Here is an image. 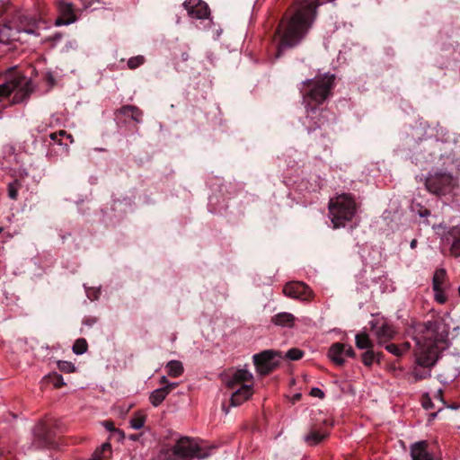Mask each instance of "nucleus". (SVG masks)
<instances>
[{"label": "nucleus", "mask_w": 460, "mask_h": 460, "mask_svg": "<svg viewBox=\"0 0 460 460\" xmlns=\"http://www.w3.org/2000/svg\"><path fill=\"white\" fill-rule=\"evenodd\" d=\"M310 394L314 397H318L323 399L324 397V393L318 387L312 388Z\"/></svg>", "instance_id": "obj_39"}, {"label": "nucleus", "mask_w": 460, "mask_h": 460, "mask_svg": "<svg viewBox=\"0 0 460 460\" xmlns=\"http://www.w3.org/2000/svg\"><path fill=\"white\" fill-rule=\"evenodd\" d=\"M87 342L84 339H78L73 345V352L76 355H82L87 350Z\"/></svg>", "instance_id": "obj_27"}, {"label": "nucleus", "mask_w": 460, "mask_h": 460, "mask_svg": "<svg viewBox=\"0 0 460 460\" xmlns=\"http://www.w3.org/2000/svg\"><path fill=\"white\" fill-rule=\"evenodd\" d=\"M321 4L318 0H302L293 15L279 22L274 36L277 58H279L285 49L294 48L301 42L312 27L317 7Z\"/></svg>", "instance_id": "obj_1"}, {"label": "nucleus", "mask_w": 460, "mask_h": 460, "mask_svg": "<svg viewBox=\"0 0 460 460\" xmlns=\"http://www.w3.org/2000/svg\"><path fill=\"white\" fill-rule=\"evenodd\" d=\"M103 426L105 427L106 429L117 433L119 435V439L124 438V433L121 430L116 429L111 421H105L103 423Z\"/></svg>", "instance_id": "obj_36"}, {"label": "nucleus", "mask_w": 460, "mask_h": 460, "mask_svg": "<svg viewBox=\"0 0 460 460\" xmlns=\"http://www.w3.org/2000/svg\"><path fill=\"white\" fill-rule=\"evenodd\" d=\"M413 329L415 364L411 375L415 381H420L431 376V369L438 359V344L442 336L438 333L437 322L418 323Z\"/></svg>", "instance_id": "obj_2"}, {"label": "nucleus", "mask_w": 460, "mask_h": 460, "mask_svg": "<svg viewBox=\"0 0 460 460\" xmlns=\"http://www.w3.org/2000/svg\"><path fill=\"white\" fill-rule=\"evenodd\" d=\"M334 75L330 74H324L321 76L314 78V80L308 79L303 82L304 85H307L310 89L307 93H303L304 102L307 116L305 124H311V121L318 118V120L314 122V127H309L308 131L320 128L325 123L326 111H318L315 105L322 104L331 94V90L334 84Z\"/></svg>", "instance_id": "obj_3"}, {"label": "nucleus", "mask_w": 460, "mask_h": 460, "mask_svg": "<svg viewBox=\"0 0 460 460\" xmlns=\"http://www.w3.org/2000/svg\"><path fill=\"white\" fill-rule=\"evenodd\" d=\"M19 188H20V183L17 181H14L8 184V188H7L8 197L11 199H13V200L17 199Z\"/></svg>", "instance_id": "obj_29"}, {"label": "nucleus", "mask_w": 460, "mask_h": 460, "mask_svg": "<svg viewBox=\"0 0 460 460\" xmlns=\"http://www.w3.org/2000/svg\"><path fill=\"white\" fill-rule=\"evenodd\" d=\"M138 438V435H130L129 439L131 440H137Z\"/></svg>", "instance_id": "obj_50"}, {"label": "nucleus", "mask_w": 460, "mask_h": 460, "mask_svg": "<svg viewBox=\"0 0 460 460\" xmlns=\"http://www.w3.org/2000/svg\"><path fill=\"white\" fill-rule=\"evenodd\" d=\"M58 367L66 372H73L74 371V365H72L70 362L67 361H60L58 362Z\"/></svg>", "instance_id": "obj_37"}, {"label": "nucleus", "mask_w": 460, "mask_h": 460, "mask_svg": "<svg viewBox=\"0 0 460 460\" xmlns=\"http://www.w3.org/2000/svg\"><path fill=\"white\" fill-rule=\"evenodd\" d=\"M385 349L388 352L392 353L394 356L400 357V356L402 355V349L400 348V346H398L396 344H394V343L388 344V343H386V344H385Z\"/></svg>", "instance_id": "obj_35"}, {"label": "nucleus", "mask_w": 460, "mask_h": 460, "mask_svg": "<svg viewBox=\"0 0 460 460\" xmlns=\"http://www.w3.org/2000/svg\"><path fill=\"white\" fill-rule=\"evenodd\" d=\"M165 369L167 375L171 377H178L181 376L184 370L182 363L179 360L169 361L165 366Z\"/></svg>", "instance_id": "obj_22"}, {"label": "nucleus", "mask_w": 460, "mask_h": 460, "mask_svg": "<svg viewBox=\"0 0 460 460\" xmlns=\"http://www.w3.org/2000/svg\"><path fill=\"white\" fill-rule=\"evenodd\" d=\"M34 91L32 82L25 76H17L0 84V97L13 93V103H21L26 101Z\"/></svg>", "instance_id": "obj_7"}, {"label": "nucleus", "mask_w": 460, "mask_h": 460, "mask_svg": "<svg viewBox=\"0 0 460 460\" xmlns=\"http://www.w3.org/2000/svg\"><path fill=\"white\" fill-rule=\"evenodd\" d=\"M183 6L191 18L206 19L209 15V8L202 0H186Z\"/></svg>", "instance_id": "obj_14"}, {"label": "nucleus", "mask_w": 460, "mask_h": 460, "mask_svg": "<svg viewBox=\"0 0 460 460\" xmlns=\"http://www.w3.org/2000/svg\"><path fill=\"white\" fill-rule=\"evenodd\" d=\"M458 292H459V294H460V287L458 288Z\"/></svg>", "instance_id": "obj_52"}, {"label": "nucleus", "mask_w": 460, "mask_h": 460, "mask_svg": "<svg viewBox=\"0 0 460 460\" xmlns=\"http://www.w3.org/2000/svg\"><path fill=\"white\" fill-rule=\"evenodd\" d=\"M429 214H430L429 210L424 209L421 213H420V216L422 217H426L429 216Z\"/></svg>", "instance_id": "obj_48"}, {"label": "nucleus", "mask_w": 460, "mask_h": 460, "mask_svg": "<svg viewBox=\"0 0 460 460\" xmlns=\"http://www.w3.org/2000/svg\"><path fill=\"white\" fill-rule=\"evenodd\" d=\"M253 379L252 374L245 368L237 369L233 376L226 382L229 387H234V385L250 382L252 383Z\"/></svg>", "instance_id": "obj_18"}, {"label": "nucleus", "mask_w": 460, "mask_h": 460, "mask_svg": "<svg viewBox=\"0 0 460 460\" xmlns=\"http://www.w3.org/2000/svg\"><path fill=\"white\" fill-rule=\"evenodd\" d=\"M295 321L296 317L287 312L279 313L271 318V322L280 327H293Z\"/></svg>", "instance_id": "obj_19"}, {"label": "nucleus", "mask_w": 460, "mask_h": 460, "mask_svg": "<svg viewBox=\"0 0 460 460\" xmlns=\"http://www.w3.org/2000/svg\"><path fill=\"white\" fill-rule=\"evenodd\" d=\"M2 232H3V228H2V227H0V233H2Z\"/></svg>", "instance_id": "obj_51"}, {"label": "nucleus", "mask_w": 460, "mask_h": 460, "mask_svg": "<svg viewBox=\"0 0 460 460\" xmlns=\"http://www.w3.org/2000/svg\"><path fill=\"white\" fill-rule=\"evenodd\" d=\"M445 288H438L437 289H433L435 300L441 305L445 304L447 299Z\"/></svg>", "instance_id": "obj_32"}, {"label": "nucleus", "mask_w": 460, "mask_h": 460, "mask_svg": "<svg viewBox=\"0 0 460 460\" xmlns=\"http://www.w3.org/2000/svg\"><path fill=\"white\" fill-rule=\"evenodd\" d=\"M40 36L39 21L28 15H17L10 24L0 29V43L9 44L12 41L22 40V35Z\"/></svg>", "instance_id": "obj_5"}, {"label": "nucleus", "mask_w": 460, "mask_h": 460, "mask_svg": "<svg viewBox=\"0 0 460 460\" xmlns=\"http://www.w3.org/2000/svg\"><path fill=\"white\" fill-rule=\"evenodd\" d=\"M434 399L438 400L440 402L441 405L444 406L445 405V402L443 401V398H442V389H438L435 394H434Z\"/></svg>", "instance_id": "obj_42"}, {"label": "nucleus", "mask_w": 460, "mask_h": 460, "mask_svg": "<svg viewBox=\"0 0 460 460\" xmlns=\"http://www.w3.org/2000/svg\"><path fill=\"white\" fill-rule=\"evenodd\" d=\"M58 17L55 21L56 26L69 25L76 21L74 6L72 3L64 0L57 2Z\"/></svg>", "instance_id": "obj_12"}, {"label": "nucleus", "mask_w": 460, "mask_h": 460, "mask_svg": "<svg viewBox=\"0 0 460 460\" xmlns=\"http://www.w3.org/2000/svg\"><path fill=\"white\" fill-rule=\"evenodd\" d=\"M59 136H66L70 140V143H73V141H74L72 136L69 134H66V131H64V130L59 131Z\"/></svg>", "instance_id": "obj_45"}, {"label": "nucleus", "mask_w": 460, "mask_h": 460, "mask_svg": "<svg viewBox=\"0 0 460 460\" xmlns=\"http://www.w3.org/2000/svg\"><path fill=\"white\" fill-rule=\"evenodd\" d=\"M371 327L378 344L382 346L394 339L396 334L394 325L383 318L371 322Z\"/></svg>", "instance_id": "obj_10"}, {"label": "nucleus", "mask_w": 460, "mask_h": 460, "mask_svg": "<svg viewBox=\"0 0 460 460\" xmlns=\"http://www.w3.org/2000/svg\"><path fill=\"white\" fill-rule=\"evenodd\" d=\"M422 406L425 409H433L435 407L434 403L432 402V401H431V399L429 397H426V398L423 399Z\"/></svg>", "instance_id": "obj_40"}, {"label": "nucleus", "mask_w": 460, "mask_h": 460, "mask_svg": "<svg viewBox=\"0 0 460 460\" xmlns=\"http://www.w3.org/2000/svg\"><path fill=\"white\" fill-rule=\"evenodd\" d=\"M111 446L109 442L103 443L99 448H97L93 456H91L90 460H102V455L105 451H111Z\"/></svg>", "instance_id": "obj_28"}, {"label": "nucleus", "mask_w": 460, "mask_h": 460, "mask_svg": "<svg viewBox=\"0 0 460 460\" xmlns=\"http://www.w3.org/2000/svg\"><path fill=\"white\" fill-rule=\"evenodd\" d=\"M178 385L179 384L177 382H169L166 385L163 387L166 390L167 394H169V393L174 388H176Z\"/></svg>", "instance_id": "obj_41"}, {"label": "nucleus", "mask_w": 460, "mask_h": 460, "mask_svg": "<svg viewBox=\"0 0 460 460\" xmlns=\"http://www.w3.org/2000/svg\"><path fill=\"white\" fill-rule=\"evenodd\" d=\"M252 394V385H243L240 388H238L234 393H233L231 396V404L233 406H237L242 404L247 399H249Z\"/></svg>", "instance_id": "obj_17"}, {"label": "nucleus", "mask_w": 460, "mask_h": 460, "mask_svg": "<svg viewBox=\"0 0 460 460\" xmlns=\"http://www.w3.org/2000/svg\"><path fill=\"white\" fill-rule=\"evenodd\" d=\"M59 136V132L58 133H52L50 134V138L55 141V142H58L60 144V142L58 140V137Z\"/></svg>", "instance_id": "obj_46"}, {"label": "nucleus", "mask_w": 460, "mask_h": 460, "mask_svg": "<svg viewBox=\"0 0 460 460\" xmlns=\"http://www.w3.org/2000/svg\"><path fill=\"white\" fill-rule=\"evenodd\" d=\"M400 348L402 349V353L404 354L405 352L409 351L411 345L409 342H403Z\"/></svg>", "instance_id": "obj_44"}, {"label": "nucleus", "mask_w": 460, "mask_h": 460, "mask_svg": "<svg viewBox=\"0 0 460 460\" xmlns=\"http://www.w3.org/2000/svg\"><path fill=\"white\" fill-rule=\"evenodd\" d=\"M425 185L430 193L442 196L450 193L457 185V181L451 173L437 170L429 173Z\"/></svg>", "instance_id": "obj_8"}, {"label": "nucleus", "mask_w": 460, "mask_h": 460, "mask_svg": "<svg viewBox=\"0 0 460 460\" xmlns=\"http://www.w3.org/2000/svg\"><path fill=\"white\" fill-rule=\"evenodd\" d=\"M303 351L298 349H291L288 350L286 357L290 360H298L303 357Z\"/></svg>", "instance_id": "obj_34"}, {"label": "nucleus", "mask_w": 460, "mask_h": 460, "mask_svg": "<svg viewBox=\"0 0 460 460\" xmlns=\"http://www.w3.org/2000/svg\"><path fill=\"white\" fill-rule=\"evenodd\" d=\"M281 358L280 352L272 349L253 355L257 373L261 376L270 374L279 365Z\"/></svg>", "instance_id": "obj_9"}, {"label": "nucleus", "mask_w": 460, "mask_h": 460, "mask_svg": "<svg viewBox=\"0 0 460 460\" xmlns=\"http://www.w3.org/2000/svg\"><path fill=\"white\" fill-rule=\"evenodd\" d=\"M214 447H203L199 442L190 437L180 438L174 446L163 448L159 454L160 460H192L205 459L211 455Z\"/></svg>", "instance_id": "obj_4"}, {"label": "nucleus", "mask_w": 460, "mask_h": 460, "mask_svg": "<svg viewBox=\"0 0 460 460\" xmlns=\"http://www.w3.org/2000/svg\"><path fill=\"white\" fill-rule=\"evenodd\" d=\"M356 354L350 345L336 342L328 350V358L336 366H343L346 358H355Z\"/></svg>", "instance_id": "obj_11"}, {"label": "nucleus", "mask_w": 460, "mask_h": 460, "mask_svg": "<svg viewBox=\"0 0 460 460\" xmlns=\"http://www.w3.org/2000/svg\"><path fill=\"white\" fill-rule=\"evenodd\" d=\"M53 385L55 387L59 388L66 385L61 375H55L53 377Z\"/></svg>", "instance_id": "obj_38"}, {"label": "nucleus", "mask_w": 460, "mask_h": 460, "mask_svg": "<svg viewBox=\"0 0 460 460\" xmlns=\"http://www.w3.org/2000/svg\"><path fill=\"white\" fill-rule=\"evenodd\" d=\"M283 293L291 298L306 300L311 295V290L303 282H290L284 287Z\"/></svg>", "instance_id": "obj_15"}, {"label": "nucleus", "mask_w": 460, "mask_h": 460, "mask_svg": "<svg viewBox=\"0 0 460 460\" xmlns=\"http://www.w3.org/2000/svg\"><path fill=\"white\" fill-rule=\"evenodd\" d=\"M120 113L123 115L130 114L133 120L136 122H141L143 112L136 106L133 105H125L119 110Z\"/></svg>", "instance_id": "obj_24"}, {"label": "nucleus", "mask_w": 460, "mask_h": 460, "mask_svg": "<svg viewBox=\"0 0 460 460\" xmlns=\"http://www.w3.org/2000/svg\"><path fill=\"white\" fill-rule=\"evenodd\" d=\"M146 422V416L141 412H137L131 418L129 423L130 427L134 429H140L144 427Z\"/></svg>", "instance_id": "obj_26"}, {"label": "nucleus", "mask_w": 460, "mask_h": 460, "mask_svg": "<svg viewBox=\"0 0 460 460\" xmlns=\"http://www.w3.org/2000/svg\"><path fill=\"white\" fill-rule=\"evenodd\" d=\"M61 39H62V34L59 32H57L49 38V40L53 42H58Z\"/></svg>", "instance_id": "obj_43"}, {"label": "nucleus", "mask_w": 460, "mask_h": 460, "mask_svg": "<svg viewBox=\"0 0 460 460\" xmlns=\"http://www.w3.org/2000/svg\"><path fill=\"white\" fill-rule=\"evenodd\" d=\"M169 383L167 377L165 376H163L161 378H160V384L161 385H166L167 384Z\"/></svg>", "instance_id": "obj_47"}, {"label": "nucleus", "mask_w": 460, "mask_h": 460, "mask_svg": "<svg viewBox=\"0 0 460 460\" xmlns=\"http://www.w3.org/2000/svg\"><path fill=\"white\" fill-rule=\"evenodd\" d=\"M447 271L444 268L437 269L432 279V288H446Z\"/></svg>", "instance_id": "obj_21"}, {"label": "nucleus", "mask_w": 460, "mask_h": 460, "mask_svg": "<svg viewBox=\"0 0 460 460\" xmlns=\"http://www.w3.org/2000/svg\"><path fill=\"white\" fill-rule=\"evenodd\" d=\"M328 433L312 429L309 433L305 437V441L309 446H316L327 438Z\"/></svg>", "instance_id": "obj_20"}, {"label": "nucleus", "mask_w": 460, "mask_h": 460, "mask_svg": "<svg viewBox=\"0 0 460 460\" xmlns=\"http://www.w3.org/2000/svg\"><path fill=\"white\" fill-rule=\"evenodd\" d=\"M355 342L357 348L360 349H370L373 347L372 341L365 332L356 334Z\"/></svg>", "instance_id": "obj_25"}, {"label": "nucleus", "mask_w": 460, "mask_h": 460, "mask_svg": "<svg viewBox=\"0 0 460 460\" xmlns=\"http://www.w3.org/2000/svg\"><path fill=\"white\" fill-rule=\"evenodd\" d=\"M442 240L450 245V254L456 258L460 257V225L448 227L442 235Z\"/></svg>", "instance_id": "obj_13"}, {"label": "nucleus", "mask_w": 460, "mask_h": 460, "mask_svg": "<svg viewBox=\"0 0 460 460\" xmlns=\"http://www.w3.org/2000/svg\"><path fill=\"white\" fill-rule=\"evenodd\" d=\"M145 62V58L144 56H136V57H133V58H130L128 61V66L130 68V69H136L137 67L140 66L141 65H143Z\"/></svg>", "instance_id": "obj_31"}, {"label": "nucleus", "mask_w": 460, "mask_h": 460, "mask_svg": "<svg viewBox=\"0 0 460 460\" xmlns=\"http://www.w3.org/2000/svg\"><path fill=\"white\" fill-rule=\"evenodd\" d=\"M459 375V371L457 369H453L451 373H441L438 375V378L443 383H449L457 377Z\"/></svg>", "instance_id": "obj_30"}, {"label": "nucleus", "mask_w": 460, "mask_h": 460, "mask_svg": "<svg viewBox=\"0 0 460 460\" xmlns=\"http://www.w3.org/2000/svg\"><path fill=\"white\" fill-rule=\"evenodd\" d=\"M167 395L166 390L164 387H160L151 393L149 400L153 406L157 407L164 402Z\"/></svg>", "instance_id": "obj_23"}, {"label": "nucleus", "mask_w": 460, "mask_h": 460, "mask_svg": "<svg viewBox=\"0 0 460 460\" xmlns=\"http://www.w3.org/2000/svg\"><path fill=\"white\" fill-rule=\"evenodd\" d=\"M410 246L411 249H414L417 246V240L416 239L411 240Z\"/></svg>", "instance_id": "obj_49"}, {"label": "nucleus", "mask_w": 460, "mask_h": 460, "mask_svg": "<svg viewBox=\"0 0 460 460\" xmlns=\"http://www.w3.org/2000/svg\"><path fill=\"white\" fill-rule=\"evenodd\" d=\"M376 359V355L374 351L370 349H367L366 352L362 355V361L365 366L370 367L374 363Z\"/></svg>", "instance_id": "obj_33"}, {"label": "nucleus", "mask_w": 460, "mask_h": 460, "mask_svg": "<svg viewBox=\"0 0 460 460\" xmlns=\"http://www.w3.org/2000/svg\"><path fill=\"white\" fill-rule=\"evenodd\" d=\"M411 460H434L428 450L427 441H418L411 446Z\"/></svg>", "instance_id": "obj_16"}, {"label": "nucleus", "mask_w": 460, "mask_h": 460, "mask_svg": "<svg viewBox=\"0 0 460 460\" xmlns=\"http://www.w3.org/2000/svg\"><path fill=\"white\" fill-rule=\"evenodd\" d=\"M328 208L333 228L345 226L353 219L357 212L355 199L348 193H342L332 199Z\"/></svg>", "instance_id": "obj_6"}]
</instances>
